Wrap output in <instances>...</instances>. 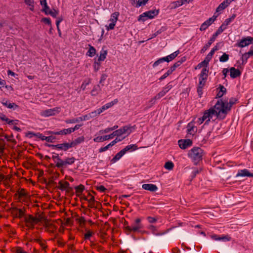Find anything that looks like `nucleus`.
<instances>
[{"label": "nucleus", "mask_w": 253, "mask_h": 253, "mask_svg": "<svg viewBox=\"0 0 253 253\" xmlns=\"http://www.w3.org/2000/svg\"><path fill=\"white\" fill-rule=\"evenodd\" d=\"M223 104L216 102L213 107L206 110L203 114L205 120V125H209L213 117L219 120H223L226 117V111L223 109Z\"/></svg>", "instance_id": "1"}, {"label": "nucleus", "mask_w": 253, "mask_h": 253, "mask_svg": "<svg viewBox=\"0 0 253 253\" xmlns=\"http://www.w3.org/2000/svg\"><path fill=\"white\" fill-rule=\"evenodd\" d=\"M188 156L196 164L202 160L203 155V151L200 147H194L188 153Z\"/></svg>", "instance_id": "2"}, {"label": "nucleus", "mask_w": 253, "mask_h": 253, "mask_svg": "<svg viewBox=\"0 0 253 253\" xmlns=\"http://www.w3.org/2000/svg\"><path fill=\"white\" fill-rule=\"evenodd\" d=\"M26 225L29 229H34L35 225L41 221V218L29 214L24 217Z\"/></svg>", "instance_id": "3"}, {"label": "nucleus", "mask_w": 253, "mask_h": 253, "mask_svg": "<svg viewBox=\"0 0 253 253\" xmlns=\"http://www.w3.org/2000/svg\"><path fill=\"white\" fill-rule=\"evenodd\" d=\"M141 219L139 218H136L134 222L132 223L131 226H127L126 229L129 232H138L139 230L143 228V226L141 223Z\"/></svg>", "instance_id": "4"}, {"label": "nucleus", "mask_w": 253, "mask_h": 253, "mask_svg": "<svg viewBox=\"0 0 253 253\" xmlns=\"http://www.w3.org/2000/svg\"><path fill=\"white\" fill-rule=\"evenodd\" d=\"M159 14V10H149L139 15L138 21H145L148 19H153Z\"/></svg>", "instance_id": "5"}, {"label": "nucleus", "mask_w": 253, "mask_h": 253, "mask_svg": "<svg viewBox=\"0 0 253 253\" xmlns=\"http://www.w3.org/2000/svg\"><path fill=\"white\" fill-rule=\"evenodd\" d=\"M135 126H126L119 129L116 130L113 132L114 136H121L123 134L127 133V135L130 134L132 132V129L134 128Z\"/></svg>", "instance_id": "6"}, {"label": "nucleus", "mask_w": 253, "mask_h": 253, "mask_svg": "<svg viewBox=\"0 0 253 253\" xmlns=\"http://www.w3.org/2000/svg\"><path fill=\"white\" fill-rule=\"evenodd\" d=\"M60 108L59 107H57L51 109L42 110L40 112V115L44 117H48L58 114L60 112Z\"/></svg>", "instance_id": "7"}, {"label": "nucleus", "mask_w": 253, "mask_h": 253, "mask_svg": "<svg viewBox=\"0 0 253 253\" xmlns=\"http://www.w3.org/2000/svg\"><path fill=\"white\" fill-rule=\"evenodd\" d=\"M252 43H253V37H247L238 42L236 43V46L243 48Z\"/></svg>", "instance_id": "8"}, {"label": "nucleus", "mask_w": 253, "mask_h": 253, "mask_svg": "<svg viewBox=\"0 0 253 253\" xmlns=\"http://www.w3.org/2000/svg\"><path fill=\"white\" fill-rule=\"evenodd\" d=\"M220 104H223V109L226 111V116L227 115L228 112L231 110L232 106L235 103V101L233 99H230L229 102L224 101L222 99H220L217 101Z\"/></svg>", "instance_id": "9"}, {"label": "nucleus", "mask_w": 253, "mask_h": 253, "mask_svg": "<svg viewBox=\"0 0 253 253\" xmlns=\"http://www.w3.org/2000/svg\"><path fill=\"white\" fill-rule=\"evenodd\" d=\"M75 160L76 159L73 157L66 158L64 160L61 161V163L58 164L57 168L65 167L68 165H72L75 163Z\"/></svg>", "instance_id": "10"}, {"label": "nucleus", "mask_w": 253, "mask_h": 253, "mask_svg": "<svg viewBox=\"0 0 253 253\" xmlns=\"http://www.w3.org/2000/svg\"><path fill=\"white\" fill-rule=\"evenodd\" d=\"M221 33H222L219 32L218 30L217 29L215 33H214V34L212 35V37L211 38L208 42L206 43L202 48V49L201 50V53L205 52V51H206L209 48L211 43L215 41L216 37L218 35H220Z\"/></svg>", "instance_id": "11"}, {"label": "nucleus", "mask_w": 253, "mask_h": 253, "mask_svg": "<svg viewBox=\"0 0 253 253\" xmlns=\"http://www.w3.org/2000/svg\"><path fill=\"white\" fill-rule=\"evenodd\" d=\"M217 16H213L205 21L201 26L200 30L201 31L206 30L209 26L212 24L216 20Z\"/></svg>", "instance_id": "12"}, {"label": "nucleus", "mask_w": 253, "mask_h": 253, "mask_svg": "<svg viewBox=\"0 0 253 253\" xmlns=\"http://www.w3.org/2000/svg\"><path fill=\"white\" fill-rule=\"evenodd\" d=\"M51 146L55 149L61 150L64 151H67L69 149L72 148V145L70 143H63L58 144L56 145H51Z\"/></svg>", "instance_id": "13"}, {"label": "nucleus", "mask_w": 253, "mask_h": 253, "mask_svg": "<svg viewBox=\"0 0 253 253\" xmlns=\"http://www.w3.org/2000/svg\"><path fill=\"white\" fill-rule=\"evenodd\" d=\"M172 87V84L170 83L168 84L162 90L156 95V98L159 99L164 96L167 92H168Z\"/></svg>", "instance_id": "14"}, {"label": "nucleus", "mask_w": 253, "mask_h": 253, "mask_svg": "<svg viewBox=\"0 0 253 253\" xmlns=\"http://www.w3.org/2000/svg\"><path fill=\"white\" fill-rule=\"evenodd\" d=\"M235 15H233L232 17L226 19L222 25L218 28V32L222 33L227 28V26L230 24V23L235 18Z\"/></svg>", "instance_id": "15"}, {"label": "nucleus", "mask_w": 253, "mask_h": 253, "mask_svg": "<svg viewBox=\"0 0 253 253\" xmlns=\"http://www.w3.org/2000/svg\"><path fill=\"white\" fill-rule=\"evenodd\" d=\"M179 147L185 149L192 144V141L190 139L179 140L178 142Z\"/></svg>", "instance_id": "16"}, {"label": "nucleus", "mask_w": 253, "mask_h": 253, "mask_svg": "<svg viewBox=\"0 0 253 253\" xmlns=\"http://www.w3.org/2000/svg\"><path fill=\"white\" fill-rule=\"evenodd\" d=\"M211 238L215 241H220L223 242H226L231 240V238L228 235H222L220 237L217 235H213L211 236Z\"/></svg>", "instance_id": "17"}, {"label": "nucleus", "mask_w": 253, "mask_h": 253, "mask_svg": "<svg viewBox=\"0 0 253 253\" xmlns=\"http://www.w3.org/2000/svg\"><path fill=\"white\" fill-rule=\"evenodd\" d=\"M12 213L16 217L20 218L24 216L25 212L22 209L14 207L12 209Z\"/></svg>", "instance_id": "18"}, {"label": "nucleus", "mask_w": 253, "mask_h": 253, "mask_svg": "<svg viewBox=\"0 0 253 253\" xmlns=\"http://www.w3.org/2000/svg\"><path fill=\"white\" fill-rule=\"evenodd\" d=\"M113 133L109 135H106L101 136H97L93 139V141L95 142H100L106 141L107 140L112 139L114 137Z\"/></svg>", "instance_id": "19"}, {"label": "nucleus", "mask_w": 253, "mask_h": 253, "mask_svg": "<svg viewBox=\"0 0 253 253\" xmlns=\"http://www.w3.org/2000/svg\"><path fill=\"white\" fill-rule=\"evenodd\" d=\"M237 177H253V173H251L247 169L239 170L236 176Z\"/></svg>", "instance_id": "20"}, {"label": "nucleus", "mask_w": 253, "mask_h": 253, "mask_svg": "<svg viewBox=\"0 0 253 253\" xmlns=\"http://www.w3.org/2000/svg\"><path fill=\"white\" fill-rule=\"evenodd\" d=\"M17 194L18 195V199L23 202H26L29 198V195L23 189L19 191Z\"/></svg>", "instance_id": "21"}, {"label": "nucleus", "mask_w": 253, "mask_h": 253, "mask_svg": "<svg viewBox=\"0 0 253 253\" xmlns=\"http://www.w3.org/2000/svg\"><path fill=\"white\" fill-rule=\"evenodd\" d=\"M142 188L145 190L151 192H155L158 190L157 186L153 184H143Z\"/></svg>", "instance_id": "22"}, {"label": "nucleus", "mask_w": 253, "mask_h": 253, "mask_svg": "<svg viewBox=\"0 0 253 253\" xmlns=\"http://www.w3.org/2000/svg\"><path fill=\"white\" fill-rule=\"evenodd\" d=\"M241 75V72L238 69H236L234 67H231L230 69V75L231 78L235 79Z\"/></svg>", "instance_id": "23"}, {"label": "nucleus", "mask_w": 253, "mask_h": 253, "mask_svg": "<svg viewBox=\"0 0 253 253\" xmlns=\"http://www.w3.org/2000/svg\"><path fill=\"white\" fill-rule=\"evenodd\" d=\"M118 102V100L117 99H115L114 100L110 102L106 103L104 105L102 106L101 108H100V111L102 113L104 111L111 108L115 104H116Z\"/></svg>", "instance_id": "24"}, {"label": "nucleus", "mask_w": 253, "mask_h": 253, "mask_svg": "<svg viewBox=\"0 0 253 253\" xmlns=\"http://www.w3.org/2000/svg\"><path fill=\"white\" fill-rule=\"evenodd\" d=\"M1 103L7 108L12 109L14 110H15L18 107V105H17L14 103H10L8 101L5 100L4 99L2 100Z\"/></svg>", "instance_id": "25"}, {"label": "nucleus", "mask_w": 253, "mask_h": 253, "mask_svg": "<svg viewBox=\"0 0 253 253\" xmlns=\"http://www.w3.org/2000/svg\"><path fill=\"white\" fill-rule=\"evenodd\" d=\"M180 51L179 50L175 51V52L172 53L171 54L165 57L166 59V62H169L173 59H174L177 55L179 54Z\"/></svg>", "instance_id": "26"}, {"label": "nucleus", "mask_w": 253, "mask_h": 253, "mask_svg": "<svg viewBox=\"0 0 253 253\" xmlns=\"http://www.w3.org/2000/svg\"><path fill=\"white\" fill-rule=\"evenodd\" d=\"M230 3L227 0H224L221 2L218 6L216 8V11L217 12H220L223 9H225Z\"/></svg>", "instance_id": "27"}, {"label": "nucleus", "mask_w": 253, "mask_h": 253, "mask_svg": "<svg viewBox=\"0 0 253 253\" xmlns=\"http://www.w3.org/2000/svg\"><path fill=\"white\" fill-rule=\"evenodd\" d=\"M250 57V56L247 54V52L244 53V54H243L242 56V58H241L242 63L241 64L239 62V61H238L237 63V64H239V65H237V66L238 68H242V66H244L245 64H246V63L247 62V60H248V58Z\"/></svg>", "instance_id": "28"}, {"label": "nucleus", "mask_w": 253, "mask_h": 253, "mask_svg": "<svg viewBox=\"0 0 253 253\" xmlns=\"http://www.w3.org/2000/svg\"><path fill=\"white\" fill-rule=\"evenodd\" d=\"M84 140V136H81L77 138L72 142H70L71 145H72V147H75L76 146L81 144L83 142Z\"/></svg>", "instance_id": "29"}, {"label": "nucleus", "mask_w": 253, "mask_h": 253, "mask_svg": "<svg viewBox=\"0 0 253 253\" xmlns=\"http://www.w3.org/2000/svg\"><path fill=\"white\" fill-rule=\"evenodd\" d=\"M125 154L124 151L121 150L118 152L114 158L111 160L112 163H115L118 160H119Z\"/></svg>", "instance_id": "30"}, {"label": "nucleus", "mask_w": 253, "mask_h": 253, "mask_svg": "<svg viewBox=\"0 0 253 253\" xmlns=\"http://www.w3.org/2000/svg\"><path fill=\"white\" fill-rule=\"evenodd\" d=\"M58 184V188L62 191H64L68 189L70 185L69 183L67 181H60Z\"/></svg>", "instance_id": "31"}, {"label": "nucleus", "mask_w": 253, "mask_h": 253, "mask_svg": "<svg viewBox=\"0 0 253 253\" xmlns=\"http://www.w3.org/2000/svg\"><path fill=\"white\" fill-rule=\"evenodd\" d=\"M89 48L86 53V55L92 57L95 55L96 49L93 46H92L90 45H89Z\"/></svg>", "instance_id": "32"}, {"label": "nucleus", "mask_w": 253, "mask_h": 253, "mask_svg": "<svg viewBox=\"0 0 253 253\" xmlns=\"http://www.w3.org/2000/svg\"><path fill=\"white\" fill-rule=\"evenodd\" d=\"M101 89L99 85H94L91 91V94L93 96H96L101 91Z\"/></svg>", "instance_id": "33"}, {"label": "nucleus", "mask_w": 253, "mask_h": 253, "mask_svg": "<svg viewBox=\"0 0 253 253\" xmlns=\"http://www.w3.org/2000/svg\"><path fill=\"white\" fill-rule=\"evenodd\" d=\"M219 88L220 89L216 95L217 97L218 98L221 97L226 92V88L223 85H220L219 86Z\"/></svg>", "instance_id": "34"}, {"label": "nucleus", "mask_w": 253, "mask_h": 253, "mask_svg": "<svg viewBox=\"0 0 253 253\" xmlns=\"http://www.w3.org/2000/svg\"><path fill=\"white\" fill-rule=\"evenodd\" d=\"M75 189L76 190L77 195L79 196L84 190V186L82 184H80V185L75 187Z\"/></svg>", "instance_id": "35"}, {"label": "nucleus", "mask_w": 253, "mask_h": 253, "mask_svg": "<svg viewBox=\"0 0 253 253\" xmlns=\"http://www.w3.org/2000/svg\"><path fill=\"white\" fill-rule=\"evenodd\" d=\"M119 15V13L118 12H115L112 13L111 15V18L110 19V21L111 22H113L116 23L118 16Z\"/></svg>", "instance_id": "36"}, {"label": "nucleus", "mask_w": 253, "mask_h": 253, "mask_svg": "<svg viewBox=\"0 0 253 253\" xmlns=\"http://www.w3.org/2000/svg\"><path fill=\"white\" fill-rule=\"evenodd\" d=\"M107 54V52L106 50L101 51L100 56L98 58V61L100 62L104 61L106 57Z\"/></svg>", "instance_id": "37"}, {"label": "nucleus", "mask_w": 253, "mask_h": 253, "mask_svg": "<svg viewBox=\"0 0 253 253\" xmlns=\"http://www.w3.org/2000/svg\"><path fill=\"white\" fill-rule=\"evenodd\" d=\"M209 72V70L206 68H203L202 70V71L200 74V78H204L205 79H207L208 77V73Z\"/></svg>", "instance_id": "38"}, {"label": "nucleus", "mask_w": 253, "mask_h": 253, "mask_svg": "<svg viewBox=\"0 0 253 253\" xmlns=\"http://www.w3.org/2000/svg\"><path fill=\"white\" fill-rule=\"evenodd\" d=\"M52 159L56 163V167H57L58 164H60L61 161H62V159L59 157V155L56 153H54V155H53V156H52Z\"/></svg>", "instance_id": "39"}, {"label": "nucleus", "mask_w": 253, "mask_h": 253, "mask_svg": "<svg viewBox=\"0 0 253 253\" xmlns=\"http://www.w3.org/2000/svg\"><path fill=\"white\" fill-rule=\"evenodd\" d=\"M132 149L133 150L137 149V146L134 144L129 145L126 146L124 149H122V151H124V153L125 154L127 151H128Z\"/></svg>", "instance_id": "40"}, {"label": "nucleus", "mask_w": 253, "mask_h": 253, "mask_svg": "<svg viewBox=\"0 0 253 253\" xmlns=\"http://www.w3.org/2000/svg\"><path fill=\"white\" fill-rule=\"evenodd\" d=\"M25 3L30 6V9L33 11L34 10V0H24Z\"/></svg>", "instance_id": "41"}, {"label": "nucleus", "mask_w": 253, "mask_h": 253, "mask_svg": "<svg viewBox=\"0 0 253 253\" xmlns=\"http://www.w3.org/2000/svg\"><path fill=\"white\" fill-rule=\"evenodd\" d=\"M102 113V112L100 111V109L99 108L97 109L96 110H95L94 111H92L89 113V116H90V119L93 118L94 117H96L99 114H100Z\"/></svg>", "instance_id": "42"}, {"label": "nucleus", "mask_w": 253, "mask_h": 253, "mask_svg": "<svg viewBox=\"0 0 253 253\" xmlns=\"http://www.w3.org/2000/svg\"><path fill=\"white\" fill-rule=\"evenodd\" d=\"M180 6H181V4L180 0L173 1L171 2L170 5L171 9H175Z\"/></svg>", "instance_id": "43"}, {"label": "nucleus", "mask_w": 253, "mask_h": 253, "mask_svg": "<svg viewBox=\"0 0 253 253\" xmlns=\"http://www.w3.org/2000/svg\"><path fill=\"white\" fill-rule=\"evenodd\" d=\"M174 165L173 163L171 161L166 162L164 166L165 168L169 170L172 169Z\"/></svg>", "instance_id": "44"}, {"label": "nucleus", "mask_w": 253, "mask_h": 253, "mask_svg": "<svg viewBox=\"0 0 253 253\" xmlns=\"http://www.w3.org/2000/svg\"><path fill=\"white\" fill-rule=\"evenodd\" d=\"M209 62L210 61L209 60H207V59L205 58L204 61H203L198 65L197 67L198 68H201L202 67H205L207 68Z\"/></svg>", "instance_id": "45"}, {"label": "nucleus", "mask_w": 253, "mask_h": 253, "mask_svg": "<svg viewBox=\"0 0 253 253\" xmlns=\"http://www.w3.org/2000/svg\"><path fill=\"white\" fill-rule=\"evenodd\" d=\"M42 11L44 12L45 14L48 15V12H50L51 10L50 9L49 7L47 5V4L45 5H43L42 6Z\"/></svg>", "instance_id": "46"}, {"label": "nucleus", "mask_w": 253, "mask_h": 253, "mask_svg": "<svg viewBox=\"0 0 253 253\" xmlns=\"http://www.w3.org/2000/svg\"><path fill=\"white\" fill-rule=\"evenodd\" d=\"M229 55L226 53H224L223 55L219 57V61L221 62H225L228 60Z\"/></svg>", "instance_id": "47"}, {"label": "nucleus", "mask_w": 253, "mask_h": 253, "mask_svg": "<svg viewBox=\"0 0 253 253\" xmlns=\"http://www.w3.org/2000/svg\"><path fill=\"white\" fill-rule=\"evenodd\" d=\"M80 122H81L80 117L72 119H68L65 121V122L67 124H74Z\"/></svg>", "instance_id": "48"}, {"label": "nucleus", "mask_w": 253, "mask_h": 253, "mask_svg": "<svg viewBox=\"0 0 253 253\" xmlns=\"http://www.w3.org/2000/svg\"><path fill=\"white\" fill-rule=\"evenodd\" d=\"M166 61V59L165 58V57H162V58H161L160 59H159L158 60H157V61H156L154 64H153V67L154 68L157 67V66H158L160 64L164 62H165Z\"/></svg>", "instance_id": "49"}, {"label": "nucleus", "mask_w": 253, "mask_h": 253, "mask_svg": "<svg viewBox=\"0 0 253 253\" xmlns=\"http://www.w3.org/2000/svg\"><path fill=\"white\" fill-rule=\"evenodd\" d=\"M54 139V137L52 136H45L43 135L42 138V140H45L48 142H52Z\"/></svg>", "instance_id": "50"}, {"label": "nucleus", "mask_w": 253, "mask_h": 253, "mask_svg": "<svg viewBox=\"0 0 253 253\" xmlns=\"http://www.w3.org/2000/svg\"><path fill=\"white\" fill-rule=\"evenodd\" d=\"M186 61V58L185 57H182L180 59H179L178 61L176 62L174 65L177 68L180 65H181L184 62Z\"/></svg>", "instance_id": "51"}, {"label": "nucleus", "mask_w": 253, "mask_h": 253, "mask_svg": "<svg viewBox=\"0 0 253 253\" xmlns=\"http://www.w3.org/2000/svg\"><path fill=\"white\" fill-rule=\"evenodd\" d=\"M18 121L17 120H10L8 118H6V119H5V120L4 121V122H5L7 124H8L9 125H17Z\"/></svg>", "instance_id": "52"}, {"label": "nucleus", "mask_w": 253, "mask_h": 253, "mask_svg": "<svg viewBox=\"0 0 253 253\" xmlns=\"http://www.w3.org/2000/svg\"><path fill=\"white\" fill-rule=\"evenodd\" d=\"M149 229L152 231L153 234L156 236L162 235L164 234V233H155V232L156 231V227L153 225H150L149 227Z\"/></svg>", "instance_id": "53"}, {"label": "nucleus", "mask_w": 253, "mask_h": 253, "mask_svg": "<svg viewBox=\"0 0 253 253\" xmlns=\"http://www.w3.org/2000/svg\"><path fill=\"white\" fill-rule=\"evenodd\" d=\"M48 15H51L52 17L56 18L59 14V11L53 9V10H51L50 12H48Z\"/></svg>", "instance_id": "54"}, {"label": "nucleus", "mask_w": 253, "mask_h": 253, "mask_svg": "<svg viewBox=\"0 0 253 253\" xmlns=\"http://www.w3.org/2000/svg\"><path fill=\"white\" fill-rule=\"evenodd\" d=\"M93 235V233L92 231L90 230H88L87 232L84 235V238L85 240H90V237Z\"/></svg>", "instance_id": "55"}, {"label": "nucleus", "mask_w": 253, "mask_h": 253, "mask_svg": "<svg viewBox=\"0 0 253 253\" xmlns=\"http://www.w3.org/2000/svg\"><path fill=\"white\" fill-rule=\"evenodd\" d=\"M165 30H166V28L165 27H162L160 29L158 30L157 32H156L155 33H154L152 35V36L151 38V39H152V38H154L156 37L159 34H160L162 32H164V31H165Z\"/></svg>", "instance_id": "56"}, {"label": "nucleus", "mask_w": 253, "mask_h": 253, "mask_svg": "<svg viewBox=\"0 0 253 253\" xmlns=\"http://www.w3.org/2000/svg\"><path fill=\"white\" fill-rule=\"evenodd\" d=\"M41 21L51 27V22L49 18H43L42 19Z\"/></svg>", "instance_id": "57"}, {"label": "nucleus", "mask_w": 253, "mask_h": 253, "mask_svg": "<svg viewBox=\"0 0 253 253\" xmlns=\"http://www.w3.org/2000/svg\"><path fill=\"white\" fill-rule=\"evenodd\" d=\"M72 132L71 128H66V129H63V130H61V135H66L68 134H70Z\"/></svg>", "instance_id": "58"}, {"label": "nucleus", "mask_w": 253, "mask_h": 253, "mask_svg": "<svg viewBox=\"0 0 253 253\" xmlns=\"http://www.w3.org/2000/svg\"><path fill=\"white\" fill-rule=\"evenodd\" d=\"M81 122L84 121H87L90 119V116H89V114L83 115L82 117H80Z\"/></svg>", "instance_id": "59"}, {"label": "nucleus", "mask_w": 253, "mask_h": 253, "mask_svg": "<svg viewBox=\"0 0 253 253\" xmlns=\"http://www.w3.org/2000/svg\"><path fill=\"white\" fill-rule=\"evenodd\" d=\"M100 66V64L99 61H95L93 64V68L95 72L99 70Z\"/></svg>", "instance_id": "60"}, {"label": "nucleus", "mask_w": 253, "mask_h": 253, "mask_svg": "<svg viewBox=\"0 0 253 253\" xmlns=\"http://www.w3.org/2000/svg\"><path fill=\"white\" fill-rule=\"evenodd\" d=\"M206 80L207 79H205L204 78H199V83L198 86L203 87L205 85Z\"/></svg>", "instance_id": "61"}, {"label": "nucleus", "mask_w": 253, "mask_h": 253, "mask_svg": "<svg viewBox=\"0 0 253 253\" xmlns=\"http://www.w3.org/2000/svg\"><path fill=\"white\" fill-rule=\"evenodd\" d=\"M147 1L145 0H138L136 6L137 7H140L142 5H145L147 3Z\"/></svg>", "instance_id": "62"}, {"label": "nucleus", "mask_w": 253, "mask_h": 253, "mask_svg": "<svg viewBox=\"0 0 253 253\" xmlns=\"http://www.w3.org/2000/svg\"><path fill=\"white\" fill-rule=\"evenodd\" d=\"M90 83V80H88L87 82L86 81H84L82 85H81V88H82V89L83 90H85V87L86 86L88 85Z\"/></svg>", "instance_id": "63"}, {"label": "nucleus", "mask_w": 253, "mask_h": 253, "mask_svg": "<svg viewBox=\"0 0 253 253\" xmlns=\"http://www.w3.org/2000/svg\"><path fill=\"white\" fill-rule=\"evenodd\" d=\"M96 189L101 192H105L107 190L106 188L103 185L97 186Z\"/></svg>", "instance_id": "64"}]
</instances>
